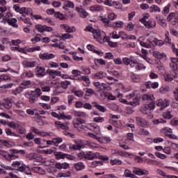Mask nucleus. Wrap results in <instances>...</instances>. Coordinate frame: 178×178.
I'll return each instance as SVG.
<instances>
[{"label":"nucleus","mask_w":178,"mask_h":178,"mask_svg":"<svg viewBox=\"0 0 178 178\" xmlns=\"http://www.w3.org/2000/svg\"><path fill=\"white\" fill-rule=\"evenodd\" d=\"M92 105L95 108H97V109H98L99 112L105 113L107 111L106 107H105L104 106L99 105L97 102H92Z\"/></svg>","instance_id":"27"},{"label":"nucleus","mask_w":178,"mask_h":178,"mask_svg":"<svg viewBox=\"0 0 178 178\" xmlns=\"http://www.w3.org/2000/svg\"><path fill=\"white\" fill-rule=\"evenodd\" d=\"M54 156H56V159L58 161L60 159H65L66 158V154L62 152H54Z\"/></svg>","instance_id":"35"},{"label":"nucleus","mask_w":178,"mask_h":178,"mask_svg":"<svg viewBox=\"0 0 178 178\" xmlns=\"http://www.w3.org/2000/svg\"><path fill=\"white\" fill-rule=\"evenodd\" d=\"M32 170L35 173H38L39 175H45V170L40 167H33Z\"/></svg>","instance_id":"42"},{"label":"nucleus","mask_w":178,"mask_h":178,"mask_svg":"<svg viewBox=\"0 0 178 178\" xmlns=\"http://www.w3.org/2000/svg\"><path fill=\"white\" fill-rule=\"evenodd\" d=\"M39 58L42 59V60H49L51 59H54V58H55V55L49 53H42L39 55Z\"/></svg>","instance_id":"19"},{"label":"nucleus","mask_w":178,"mask_h":178,"mask_svg":"<svg viewBox=\"0 0 178 178\" xmlns=\"http://www.w3.org/2000/svg\"><path fill=\"white\" fill-rule=\"evenodd\" d=\"M46 73H47V74H49L50 77H51V79H55L56 77V76H59L60 75V71L59 70H47Z\"/></svg>","instance_id":"23"},{"label":"nucleus","mask_w":178,"mask_h":178,"mask_svg":"<svg viewBox=\"0 0 178 178\" xmlns=\"http://www.w3.org/2000/svg\"><path fill=\"white\" fill-rule=\"evenodd\" d=\"M167 20L169 22V23H170V24L175 26L176 22H178V13H170L167 17Z\"/></svg>","instance_id":"12"},{"label":"nucleus","mask_w":178,"mask_h":178,"mask_svg":"<svg viewBox=\"0 0 178 178\" xmlns=\"http://www.w3.org/2000/svg\"><path fill=\"white\" fill-rule=\"evenodd\" d=\"M99 156V153L98 152H86V159L88 161H92L94 159H97Z\"/></svg>","instance_id":"22"},{"label":"nucleus","mask_w":178,"mask_h":178,"mask_svg":"<svg viewBox=\"0 0 178 178\" xmlns=\"http://www.w3.org/2000/svg\"><path fill=\"white\" fill-rule=\"evenodd\" d=\"M150 13H154V12H161V8L156 5H152L149 7Z\"/></svg>","instance_id":"46"},{"label":"nucleus","mask_w":178,"mask_h":178,"mask_svg":"<svg viewBox=\"0 0 178 178\" xmlns=\"http://www.w3.org/2000/svg\"><path fill=\"white\" fill-rule=\"evenodd\" d=\"M32 44H37V42H40L41 41V35L38 34L35 35V37L31 39Z\"/></svg>","instance_id":"48"},{"label":"nucleus","mask_w":178,"mask_h":178,"mask_svg":"<svg viewBox=\"0 0 178 178\" xmlns=\"http://www.w3.org/2000/svg\"><path fill=\"white\" fill-rule=\"evenodd\" d=\"M90 12H101L104 10V6L99 5L91 6L90 7Z\"/></svg>","instance_id":"33"},{"label":"nucleus","mask_w":178,"mask_h":178,"mask_svg":"<svg viewBox=\"0 0 178 178\" xmlns=\"http://www.w3.org/2000/svg\"><path fill=\"white\" fill-rule=\"evenodd\" d=\"M104 162L102 161H93L89 163L90 168H97V166H102Z\"/></svg>","instance_id":"37"},{"label":"nucleus","mask_w":178,"mask_h":178,"mask_svg":"<svg viewBox=\"0 0 178 178\" xmlns=\"http://www.w3.org/2000/svg\"><path fill=\"white\" fill-rule=\"evenodd\" d=\"M72 176V173L70 172H60L57 175V177H70Z\"/></svg>","instance_id":"54"},{"label":"nucleus","mask_w":178,"mask_h":178,"mask_svg":"<svg viewBox=\"0 0 178 178\" xmlns=\"http://www.w3.org/2000/svg\"><path fill=\"white\" fill-rule=\"evenodd\" d=\"M35 74L38 77H44V76H46L47 72H45V67H38L35 69Z\"/></svg>","instance_id":"20"},{"label":"nucleus","mask_w":178,"mask_h":178,"mask_svg":"<svg viewBox=\"0 0 178 178\" xmlns=\"http://www.w3.org/2000/svg\"><path fill=\"white\" fill-rule=\"evenodd\" d=\"M0 81H10V77L7 74H2L0 76Z\"/></svg>","instance_id":"60"},{"label":"nucleus","mask_w":178,"mask_h":178,"mask_svg":"<svg viewBox=\"0 0 178 178\" xmlns=\"http://www.w3.org/2000/svg\"><path fill=\"white\" fill-rule=\"evenodd\" d=\"M134 141V134L128 133L127 134V138L124 140L125 144H131V142Z\"/></svg>","instance_id":"31"},{"label":"nucleus","mask_w":178,"mask_h":178,"mask_svg":"<svg viewBox=\"0 0 178 178\" xmlns=\"http://www.w3.org/2000/svg\"><path fill=\"white\" fill-rule=\"evenodd\" d=\"M143 23L144 26L147 27V29H154V27H156V22L154 19H149Z\"/></svg>","instance_id":"25"},{"label":"nucleus","mask_w":178,"mask_h":178,"mask_svg":"<svg viewBox=\"0 0 178 178\" xmlns=\"http://www.w3.org/2000/svg\"><path fill=\"white\" fill-rule=\"evenodd\" d=\"M83 144L89 148H101V146L97 143L90 142L88 140H83Z\"/></svg>","instance_id":"28"},{"label":"nucleus","mask_w":178,"mask_h":178,"mask_svg":"<svg viewBox=\"0 0 178 178\" xmlns=\"http://www.w3.org/2000/svg\"><path fill=\"white\" fill-rule=\"evenodd\" d=\"M154 109H155V103L150 102L148 104L142 106L140 107V112H142L143 115H151Z\"/></svg>","instance_id":"5"},{"label":"nucleus","mask_w":178,"mask_h":178,"mask_svg":"<svg viewBox=\"0 0 178 178\" xmlns=\"http://www.w3.org/2000/svg\"><path fill=\"white\" fill-rule=\"evenodd\" d=\"M153 56H154L156 59H160L161 60H167L168 59V56H166V54L161 53L159 51H154Z\"/></svg>","instance_id":"17"},{"label":"nucleus","mask_w":178,"mask_h":178,"mask_svg":"<svg viewBox=\"0 0 178 178\" xmlns=\"http://www.w3.org/2000/svg\"><path fill=\"white\" fill-rule=\"evenodd\" d=\"M131 79L134 83H140L141 81V77L140 75L132 74Z\"/></svg>","instance_id":"50"},{"label":"nucleus","mask_w":178,"mask_h":178,"mask_svg":"<svg viewBox=\"0 0 178 178\" xmlns=\"http://www.w3.org/2000/svg\"><path fill=\"white\" fill-rule=\"evenodd\" d=\"M91 131H94L95 134L99 135L101 134V128L99 127V126H98V124L95 123H92Z\"/></svg>","instance_id":"34"},{"label":"nucleus","mask_w":178,"mask_h":178,"mask_svg":"<svg viewBox=\"0 0 178 178\" xmlns=\"http://www.w3.org/2000/svg\"><path fill=\"white\" fill-rule=\"evenodd\" d=\"M79 81H84L83 83L85 87H90V84H91V80H90V76H83L78 78Z\"/></svg>","instance_id":"21"},{"label":"nucleus","mask_w":178,"mask_h":178,"mask_svg":"<svg viewBox=\"0 0 178 178\" xmlns=\"http://www.w3.org/2000/svg\"><path fill=\"white\" fill-rule=\"evenodd\" d=\"M70 84H72V82H70V81H68V80L63 81L60 82V87L61 88H63V90H67Z\"/></svg>","instance_id":"41"},{"label":"nucleus","mask_w":178,"mask_h":178,"mask_svg":"<svg viewBox=\"0 0 178 178\" xmlns=\"http://www.w3.org/2000/svg\"><path fill=\"white\" fill-rule=\"evenodd\" d=\"M19 13L24 16L25 15H32L33 10L30 8L22 7L20 8Z\"/></svg>","instance_id":"29"},{"label":"nucleus","mask_w":178,"mask_h":178,"mask_svg":"<svg viewBox=\"0 0 178 178\" xmlns=\"http://www.w3.org/2000/svg\"><path fill=\"white\" fill-rule=\"evenodd\" d=\"M117 97L119 98L120 102L125 104L126 105H131L132 106H137V105H140V98L138 97L134 98V102H129L127 99L122 98L123 95L121 93H118Z\"/></svg>","instance_id":"4"},{"label":"nucleus","mask_w":178,"mask_h":178,"mask_svg":"<svg viewBox=\"0 0 178 178\" xmlns=\"http://www.w3.org/2000/svg\"><path fill=\"white\" fill-rule=\"evenodd\" d=\"M19 87H21L22 90H26V88H30V87H31V81H24L19 86Z\"/></svg>","instance_id":"43"},{"label":"nucleus","mask_w":178,"mask_h":178,"mask_svg":"<svg viewBox=\"0 0 178 178\" xmlns=\"http://www.w3.org/2000/svg\"><path fill=\"white\" fill-rule=\"evenodd\" d=\"M142 99L143 101H154L155 100V97H154V94L152 93H147V94H144L142 95Z\"/></svg>","instance_id":"26"},{"label":"nucleus","mask_w":178,"mask_h":178,"mask_svg":"<svg viewBox=\"0 0 178 178\" xmlns=\"http://www.w3.org/2000/svg\"><path fill=\"white\" fill-rule=\"evenodd\" d=\"M74 168L76 169V170H83L85 168L86 165H84V163L83 162H78L75 164H74Z\"/></svg>","instance_id":"39"},{"label":"nucleus","mask_w":178,"mask_h":178,"mask_svg":"<svg viewBox=\"0 0 178 178\" xmlns=\"http://www.w3.org/2000/svg\"><path fill=\"white\" fill-rule=\"evenodd\" d=\"M92 76L93 79H96L97 80H104L108 77V74L104 71H99L97 73L92 74Z\"/></svg>","instance_id":"13"},{"label":"nucleus","mask_w":178,"mask_h":178,"mask_svg":"<svg viewBox=\"0 0 178 178\" xmlns=\"http://www.w3.org/2000/svg\"><path fill=\"white\" fill-rule=\"evenodd\" d=\"M8 24L9 26H12V27H15V29H17L19 25L17 24V19L15 18H11L10 20L8 21Z\"/></svg>","instance_id":"40"},{"label":"nucleus","mask_w":178,"mask_h":178,"mask_svg":"<svg viewBox=\"0 0 178 178\" xmlns=\"http://www.w3.org/2000/svg\"><path fill=\"white\" fill-rule=\"evenodd\" d=\"M70 38H73V35L70 33H63L61 35V40H63V41H66V40H70Z\"/></svg>","instance_id":"51"},{"label":"nucleus","mask_w":178,"mask_h":178,"mask_svg":"<svg viewBox=\"0 0 178 178\" xmlns=\"http://www.w3.org/2000/svg\"><path fill=\"white\" fill-rule=\"evenodd\" d=\"M138 42H139L140 47H143V48H152L154 47V44L159 47H162L163 45V41L161 40L154 39L152 42L151 40H147L145 41V37L140 36L137 40Z\"/></svg>","instance_id":"1"},{"label":"nucleus","mask_w":178,"mask_h":178,"mask_svg":"<svg viewBox=\"0 0 178 178\" xmlns=\"http://www.w3.org/2000/svg\"><path fill=\"white\" fill-rule=\"evenodd\" d=\"M75 10L79 13L80 17H82L83 19H86V17L88 16V13L87 10H86V9H84V8H83V6L76 7Z\"/></svg>","instance_id":"14"},{"label":"nucleus","mask_w":178,"mask_h":178,"mask_svg":"<svg viewBox=\"0 0 178 178\" xmlns=\"http://www.w3.org/2000/svg\"><path fill=\"white\" fill-rule=\"evenodd\" d=\"M110 163L112 166H115V165H122V160H120V159L111 160Z\"/></svg>","instance_id":"64"},{"label":"nucleus","mask_w":178,"mask_h":178,"mask_svg":"<svg viewBox=\"0 0 178 178\" xmlns=\"http://www.w3.org/2000/svg\"><path fill=\"white\" fill-rule=\"evenodd\" d=\"M23 65L24 67H34L37 63L35 61H27L24 60L23 61Z\"/></svg>","instance_id":"38"},{"label":"nucleus","mask_w":178,"mask_h":178,"mask_svg":"<svg viewBox=\"0 0 178 178\" xmlns=\"http://www.w3.org/2000/svg\"><path fill=\"white\" fill-rule=\"evenodd\" d=\"M122 63L127 66H129V65L131 67H134V64L137 63V62L136 61V58L131 56L129 58L127 57H123Z\"/></svg>","instance_id":"7"},{"label":"nucleus","mask_w":178,"mask_h":178,"mask_svg":"<svg viewBox=\"0 0 178 178\" xmlns=\"http://www.w3.org/2000/svg\"><path fill=\"white\" fill-rule=\"evenodd\" d=\"M35 29L39 31V33H44L45 32V25L37 24L35 25Z\"/></svg>","instance_id":"55"},{"label":"nucleus","mask_w":178,"mask_h":178,"mask_svg":"<svg viewBox=\"0 0 178 178\" xmlns=\"http://www.w3.org/2000/svg\"><path fill=\"white\" fill-rule=\"evenodd\" d=\"M136 121L137 124H138V126H142V127H147V126H149V124L148 121L141 117H136Z\"/></svg>","instance_id":"18"},{"label":"nucleus","mask_w":178,"mask_h":178,"mask_svg":"<svg viewBox=\"0 0 178 178\" xmlns=\"http://www.w3.org/2000/svg\"><path fill=\"white\" fill-rule=\"evenodd\" d=\"M163 116L164 119H172V118H173V115H172V110H168L167 112L163 113Z\"/></svg>","instance_id":"52"},{"label":"nucleus","mask_w":178,"mask_h":178,"mask_svg":"<svg viewBox=\"0 0 178 178\" xmlns=\"http://www.w3.org/2000/svg\"><path fill=\"white\" fill-rule=\"evenodd\" d=\"M51 38H54L51 41L52 42H56L58 40H61L62 36L59 35L57 32H54L51 35Z\"/></svg>","instance_id":"44"},{"label":"nucleus","mask_w":178,"mask_h":178,"mask_svg":"<svg viewBox=\"0 0 178 178\" xmlns=\"http://www.w3.org/2000/svg\"><path fill=\"white\" fill-rule=\"evenodd\" d=\"M111 6L115 9H122V3L119 1H113Z\"/></svg>","instance_id":"59"},{"label":"nucleus","mask_w":178,"mask_h":178,"mask_svg":"<svg viewBox=\"0 0 178 178\" xmlns=\"http://www.w3.org/2000/svg\"><path fill=\"white\" fill-rule=\"evenodd\" d=\"M170 67L175 72V73H178V58H171V63H170Z\"/></svg>","instance_id":"15"},{"label":"nucleus","mask_w":178,"mask_h":178,"mask_svg":"<svg viewBox=\"0 0 178 178\" xmlns=\"http://www.w3.org/2000/svg\"><path fill=\"white\" fill-rule=\"evenodd\" d=\"M132 173L137 176H148V175H149V172H148V170L136 167L133 168Z\"/></svg>","instance_id":"8"},{"label":"nucleus","mask_w":178,"mask_h":178,"mask_svg":"<svg viewBox=\"0 0 178 178\" xmlns=\"http://www.w3.org/2000/svg\"><path fill=\"white\" fill-rule=\"evenodd\" d=\"M85 31H90V33H92L95 40H96L97 42L102 44V38L104 35H105V32L99 29H95L90 26H86Z\"/></svg>","instance_id":"2"},{"label":"nucleus","mask_w":178,"mask_h":178,"mask_svg":"<svg viewBox=\"0 0 178 178\" xmlns=\"http://www.w3.org/2000/svg\"><path fill=\"white\" fill-rule=\"evenodd\" d=\"M54 17H56V19H59V20H65V19H66L65 15L59 12H56L54 13Z\"/></svg>","instance_id":"49"},{"label":"nucleus","mask_w":178,"mask_h":178,"mask_svg":"<svg viewBox=\"0 0 178 178\" xmlns=\"http://www.w3.org/2000/svg\"><path fill=\"white\" fill-rule=\"evenodd\" d=\"M6 10H8L6 6H0V20L3 19V22H8L12 17V13L10 12H7L6 15L3 14Z\"/></svg>","instance_id":"6"},{"label":"nucleus","mask_w":178,"mask_h":178,"mask_svg":"<svg viewBox=\"0 0 178 178\" xmlns=\"http://www.w3.org/2000/svg\"><path fill=\"white\" fill-rule=\"evenodd\" d=\"M136 63L134 64V67L136 70H145L147 68L144 64L139 63L138 59L136 58Z\"/></svg>","instance_id":"30"},{"label":"nucleus","mask_w":178,"mask_h":178,"mask_svg":"<svg viewBox=\"0 0 178 178\" xmlns=\"http://www.w3.org/2000/svg\"><path fill=\"white\" fill-rule=\"evenodd\" d=\"M3 106L6 109H10L12 108V101L10 100H4L3 102Z\"/></svg>","instance_id":"45"},{"label":"nucleus","mask_w":178,"mask_h":178,"mask_svg":"<svg viewBox=\"0 0 178 178\" xmlns=\"http://www.w3.org/2000/svg\"><path fill=\"white\" fill-rule=\"evenodd\" d=\"M86 121L81 118L76 119V121L74 122V126L79 130V131H83L85 129L84 123Z\"/></svg>","instance_id":"10"},{"label":"nucleus","mask_w":178,"mask_h":178,"mask_svg":"<svg viewBox=\"0 0 178 178\" xmlns=\"http://www.w3.org/2000/svg\"><path fill=\"white\" fill-rule=\"evenodd\" d=\"M156 104L157 106H161V109H165V108H168L169 105H170V100L169 99H159L156 101Z\"/></svg>","instance_id":"9"},{"label":"nucleus","mask_w":178,"mask_h":178,"mask_svg":"<svg viewBox=\"0 0 178 178\" xmlns=\"http://www.w3.org/2000/svg\"><path fill=\"white\" fill-rule=\"evenodd\" d=\"M7 126L14 130L17 129L19 134H26L27 133L26 131V125L21 122H10L7 124Z\"/></svg>","instance_id":"3"},{"label":"nucleus","mask_w":178,"mask_h":178,"mask_svg":"<svg viewBox=\"0 0 178 178\" xmlns=\"http://www.w3.org/2000/svg\"><path fill=\"white\" fill-rule=\"evenodd\" d=\"M86 48L87 49H88V51H92V52H94L95 54H97V55H99L100 56H102L104 55V53L95 49V47H94V45L92 44H88L86 46Z\"/></svg>","instance_id":"32"},{"label":"nucleus","mask_w":178,"mask_h":178,"mask_svg":"<svg viewBox=\"0 0 178 178\" xmlns=\"http://www.w3.org/2000/svg\"><path fill=\"white\" fill-rule=\"evenodd\" d=\"M25 97L26 98H28L31 104H34V102H35V100L38 98L35 95V93L34 92V91H32V90L26 92Z\"/></svg>","instance_id":"11"},{"label":"nucleus","mask_w":178,"mask_h":178,"mask_svg":"<svg viewBox=\"0 0 178 178\" xmlns=\"http://www.w3.org/2000/svg\"><path fill=\"white\" fill-rule=\"evenodd\" d=\"M70 149H74V151H80L81 149V147L79 146L78 145H70L69 146Z\"/></svg>","instance_id":"63"},{"label":"nucleus","mask_w":178,"mask_h":178,"mask_svg":"<svg viewBox=\"0 0 178 178\" xmlns=\"http://www.w3.org/2000/svg\"><path fill=\"white\" fill-rule=\"evenodd\" d=\"M101 21L102 23L104 24L105 27H109V19L105 17H100Z\"/></svg>","instance_id":"62"},{"label":"nucleus","mask_w":178,"mask_h":178,"mask_svg":"<svg viewBox=\"0 0 178 178\" xmlns=\"http://www.w3.org/2000/svg\"><path fill=\"white\" fill-rule=\"evenodd\" d=\"M72 115L75 116L76 118H85L86 117V113L82 111H74L72 112Z\"/></svg>","instance_id":"47"},{"label":"nucleus","mask_w":178,"mask_h":178,"mask_svg":"<svg viewBox=\"0 0 178 178\" xmlns=\"http://www.w3.org/2000/svg\"><path fill=\"white\" fill-rule=\"evenodd\" d=\"M161 133H163V134H165V136H166V137H168L170 134L173 133V129H172L171 128H169L168 127H163V129H161Z\"/></svg>","instance_id":"36"},{"label":"nucleus","mask_w":178,"mask_h":178,"mask_svg":"<svg viewBox=\"0 0 178 178\" xmlns=\"http://www.w3.org/2000/svg\"><path fill=\"white\" fill-rule=\"evenodd\" d=\"M164 79L165 81H172L173 80V75L169 74V73H165L164 75Z\"/></svg>","instance_id":"61"},{"label":"nucleus","mask_w":178,"mask_h":178,"mask_svg":"<svg viewBox=\"0 0 178 178\" xmlns=\"http://www.w3.org/2000/svg\"><path fill=\"white\" fill-rule=\"evenodd\" d=\"M21 92H23L21 86L11 90V94H13V95H18V94H20Z\"/></svg>","instance_id":"53"},{"label":"nucleus","mask_w":178,"mask_h":178,"mask_svg":"<svg viewBox=\"0 0 178 178\" xmlns=\"http://www.w3.org/2000/svg\"><path fill=\"white\" fill-rule=\"evenodd\" d=\"M72 92H73V94H74V95H76V97H79V98L83 97V95H84V92H83V91H81V90H76L73 89L72 90Z\"/></svg>","instance_id":"58"},{"label":"nucleus","mask_w":178,"mask_h":178,"mask_svg":"<svg viewBox=\"0 0 178 178\" xmlns=\"http://www.w3.org/2000/svg\"><path fill=\"white\" fill-rule=\"evenodd\" d=\"M63 9L65 10H67L68 9H74V3L72 1L65 0Z\"/></svg>","instance_id":"24"},{"label":"nucleus","mask_w":178,"mask_h":178,"mask_svg":"<svg viewBox=\"0 0 178 178\" xmlns=\"http://www.w3.org/2000/svg\"><path fill=\"white\" fill-rule=\"evenodd\" d=\"M60 29H61V30H65V33H74V31H76V28H74V26H70L67 24H60Z\"/></svg>","instance_id":"16"},{"label":"nucleus","mask_w":178,"mask_h":178,"mask_svg":"<svg viewBox=\"0 0 178 178\" xmlns=\"http://www.w3.org/2000/svg\"><path fill=\"white\" fill-rule=\"evenodd\" d=\"M63 141V139L62 138H53V144L55 145V147H58L60 143Z\"/></svg>","instance_id":"57"},{"label":"nucleus","mask_w":178,"mask_h":178,"mask_svg":"<svg viewBox=\"0 0 178 178\" xmlns=\"http://www.w3.org/2000/svg\"><path fill=\"white\" fill-rule=\"evenodd\" d=\"M0 155L1 156H3V158H4V159H6V161H8V159H9L8 155L9 153H8V152L0 149Z\"/></svg>","instance_id":"56"}]
</instances>
